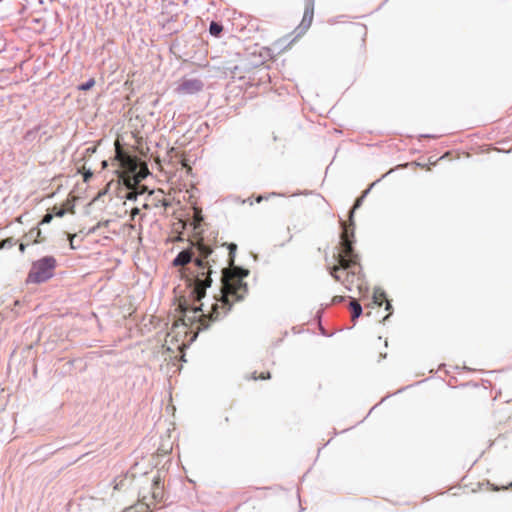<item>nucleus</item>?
<instances>
[{
  "label": "nucleus",
  "mask_w": 512,
  "mask_h": 512,
  "mask_svg": "<svg viewBox=\"0 0 512 512\" xmlns=\"http://www.w3.org/2000/svg\"><path fill=\"white\" fill-rule=\"evenodd\" d=\"M195 249L197 256L193 261L192 267L189 268L187 276L189 286L192 287L189 295L190 299L180 298L178 306L182 316L178 320L188 323V327L198 333L208 328L210 322L216 321L225 315L237 300L234 297H230L226 308H223V291L221 290V298L212 304L211 311L208 314L202 312V305L197 306L195 304L205 296L206 288L212 283L211 263H215V260L211 257L213 250L208 245L200 241L197 242Z\"/></svg>",
  "instance_id": "obj_1"
},
{
  "label": "nucleus",
  "mask_w": 512,
  "mask_h": 512,
  "mask_svg": "<svg viewBox=\"0 0 512 512\" xmlns=\"http://www.w3.org/2000/svg\"><path fill=\"white\" fill-rule=\"evenodd\" d=\"M335 263L328 265L327 269L335 281L341 282L345 288L352 291L354 288L362 290V267L360 257L352 247V241L345 228L341 234V240L333 254Z\"/></svg>",
  "instance_id": "obj_2"
},
{
  "label": "nucleus",
  "mask_w": 512,
  "mask_h": 512,
  "mask_svg": "<svg viewBox=\"0 0 512 512\" xmlns=\"http://www.w3.org/2000/svg\"><path fill=\"white\" fill-rule=\"evenodd\" d=\"M227 247L229 249L228 267L222 269L223 308H226L230 297L241 300L248 292L247 284L243 282V278L248 276L249 271L234 265L237 245L230 243Z\"/></svg>",
  "instance_id": "obj_3"
},
{
  "label": "nucleus",
  "mask_w": 512,
  "mask_h": 512,
  "mask_svg": "<svg viewBox=\"0 0 512 512\" xmlns=\"http://www.w3.org/2000/svg\"><path fill=\"white\" fill-rule=\"evenodd\" d=\"M114 145L115 159L119 161L120 166L123 169L121 175L122 181L129 189H135V192H130L127 198H135L137 194H142L146 190L144 186L138 187V184L149 174L148 167L145 163L139 164L136 157L125 152L119 142V139L115 141Z\"/></svg>",
  "instance_id": "obj_4"
},
{
  "label": "nucleus",
  "mask_w": 512,
  "mask_h": 512,
  "mask_svg": "<svg viewBox=\"0 0 512 512\" xmlns=\"http://www.w3.org/2000/svg\"><path fill=\"white\" fill-rule=\"evenodd\" d=\"M197 337V331L188 327V323L174 321L164 341V346L170 352H182Z\"/></svg>",
  "instance_id": "obj_5"
},
{
  "label": "nucleus",
  "mask_w": 512,
  "mask_h": 512,
  "mask_svg": "<svg viewBox=\"0 0 512 512\" xmlns=\"http://www.w3.org/2000/svg\"><path fill=\"white\" fill-rule=\"evenodd\" d=\"M57 267V260L54 256H44L31 265L26 282L39 284L48 281L54 276Z\"/></svg>",
  "instance_id": "obj_6"
},
{
  "label": "nucleus",
  "mask_w": 512,
  "mask_h": 512,
  "mask_svg": "<svg viewBox=\"0 0 512 512\" xmlns=\"http://www.w3.org/2000/svg\"><path fill=\"white\" fill-rule=\"evenodd\" d=\"M142 500L144 504L149 507L151 505H157L164 498V486L159 476L155 477L149 484L148 488H143L141 492Z\"/></svg>",
  "instance_id": "obj_7"
},
{
  "label": "nucleus",
  "mask_w": 512,
  "mask_h": 512,
  "mask_svg": "<svg viewBox=\"0 0 512 512\" xmlns=\"http://www.w3.org/2000/svg\"><path fill=\"white\" fill-rule=\"evenodd\" d=\"M203 83L199 79L184 78L180 81L176 88V92L181 95L194 94L201 91Z\"/></svg>",
  "instance_id": "obj_8"
},
{
  "label": "nucleus",
  "mask_w": 512,
  "mask_h": 512,
  "mask_svg": "<svg viewBox=\"0 0 512 512\" xmlns=\"http://www.w3.org/2000/svg\"><path fill=\"white\" fill-rule=\"evenodd\" d=\"M350 34L358 38L357 44L360 48L365 46L367 27L364 24L356 23L350 27Z\"/></svg>",
  "instance_id": "obj_9"
},
{
  "label": "nucleus",
  "mask_w": 512,
  "mask_h": 512,
  "mask_svg": "<svg viewBox=\"0 0 512 512\" xmlns=\"http://www.w3.org/2000/svg\"><path fill=\"white\" fill-rule=\"evenodd\" d=\"M195 252L193 250H183L173 260V266H185L192 261Z\"/></svg>",
  "instance_id": "obj_10"
},
{
  "label": "nucleus",
  "mask_w": 512,
  "mask_h": 512,
  "mask_svg": "<svg viewBox=\"0 0 512 512\" xmlns=\"http://www.w3.org/2000/svg\"><path fill=\"white\" fill-rule=\"evenodd\" d=\"M385 303V310L390 311L392 306L389 300L386 298V294L384 291L377 289L373 293V304L378 307H381Z\"/></svg>",
  "instance_id": "obj_11"
},
{
  "label": "nucleus",
  "mask_w": 512,
  "mask_h": 512,
  "mask_svg": "<svg viewBox=\"0 0 512 512\" xmlns=\"http://www.w3.org/2000/svg\"><path fill=\"white\" fill-rule=\"evenodd\" d=\"M313 15H314L313 5L309 4L306 6V8L304 10L302 25L309 27L312 23Z\"/></svg>",
  "instance_id": "obj_12"
},
{
  "label": "nucleus",
  "mask_w": 512,
  "mask_h": 512,
  "mask_svg": "<svg viewBox=\"0 0 512 512\" xmlns=\"http://www.w3.org/2000/svg\"><path fill=\"white\" fill-rule=\"evenodd\" d=\"M25 238L31 240L32 243H40L44 240V238L41 237V230L39 228L30 229Z\"/></svg>",
  "instance_id": "obj_13"
},
{
  "label": "nucleus",
  "mask_w": 512,
  "mask_h": 512,
  "mask_svg": "<svg viewBox=\"0 0 512 512\" xmlns=\"http://www.w3.org/2000/svg\"><path fill=\"white\" fill-rule=\"evenodd\" d=\"M350 309L352 312V320L354 321L356 318H358L361 315L362 307L356 300H352L350 302Z\"/></svg>",
  "instance_id": "obj_14"
},
{
  "label": "nucleus",
  "mask_w": 512,
  "mask_h": 512,
  "mask_svg": "<svg viewBox=\"0 0 512 512\" xmlns=\"http://www.w3.org/2000/svg\"><path fill=\"white\" fill-rule=\"evenodd\" d=\"M125 512H151L150 507L144 503H138L125 510Z\"/></svg>",
  "instance_id": "obj_15"
},
{
  "label": "nucleus",
  "mask_w": 512,
  "mask_h": 512,
  "mask_svg": "<svg viewBox=\"0 0 512 512\" xmlns=\"http://www.w3.org/2000/svg\"><path fill=\"white\" fill-rule=\"evenodd\" d=\"M79 171L83 175L84 182H88L92 178V176H93L92 169H91V167H87L86 166V162L81 166Z\"/></svg>",
  "instance_id": "obj_16"
},
{
  "label": "nucleus",
  "mask_w": 512,
  "mask_h": 512,
  "mask_svg": "<svg viewBox=\"0 0 512 512\" xmlns=\"http://www.w3.org/2000/svg\"><path fill=\"white\" fill-rule=\"evenodd\" d=\"M69 211L70 213H74L73 207H71L69 210H67L65 207H57L54 206L50 213L53 214V217H63L65 213Z\"/></svg>",
  "instance_id": "obj_17"
},
{
  "label": "nucleus",
  "mask_w": 512,
  "mask_h": 512,
  "mask_svg": "<svg viewBox=\"0 0 512 512\" xmlns=\"http://www.w3.org/2000/svg\"><path fill=\"white\" fill-rule=\"evenodd\" d=\"M222 30H223V27H222L220 24H218V23H216V22H212V23L210 24L209 31H210L211 35H213V36L217 37V36H219V35H220V33L222 32Z\"/></svg>",
  "instance_id": "obj_18"
},
{
  "label": "nucleus",
  "mask_w": 512,
  "mask_h": 512,
  "mask_svg": "<svg viewBox=\"0 0 512 512\" xmlns=\"http://www.w3.org/2000/svg\"><path fill=\"white\" fill-rule=\"evenodd\" d=\"M99 144H100V141H98V143L96 145H94L92 147H88L83 154V159L86 160L87 158H90L96 152Z\"/></svg>",
  "instance_id": "obj_19"
},
{
  "label": "nucleus",
  "mask_w": 512,
  "mask_h": 512,
  "mask_svg": "<svg viewBox=\"0 0 512 512\" xmlns=\"http://www.w3.org/2000/svg\"><path fill=\"white\" fill-rule=\"evenodd\" d=\"M95 85V79L91 78L86 83L81 84L78 89L82 91H87L91 89Z\"/></svg>",
  "instance_id": "obj_20"
},
{
  "label": "nucleus",
  "mask_w": 512,
  "mask_h": 512,
  "mask_svg": "<svg viewBox=\"0 0 512 512\" xmlns=\"http://www.w3.org/2000/svg\"><path fill=\"white\" fill-rule=\"evenodd\" d=\"M14 244L15 242L12 238H6L0 242V249L11 248L14 246Z\"/></svg>",
  "instance_id": "obj_21"
},
{
  "label": "nucleus",
  "mask_w": 512,
  "mask_h": 512,
  "mask_svg": "<svg viewBox=\"0 0 512 512\" xmlns=\"http://www.w3.org/2000/svg\"><path fill=\"white\" fill-rule=\"evenodd\" d=\"M271 376H270V372H261L259 375H257L256 372H254L252 374V379L253 380H258V379H261V380H266V379H269Z\"/></svg>",
  "instance_id": "obj_22"
},
{
  "label": "nucleus",
  "mask_w": 512,
  "mask_h": 512,
  "mask_svg": "<svg viewBox=\"0 0 512 512\" xmlns=\"http://www.w3.org/2000/svg\"><path fill=\"white\" fill-rule=\"evenodd\" d=\"M353 226V223H350L349 226H347L346 224H343V230L345 228L348 229V236H349V239L352 241V243L354 242L353 241V238H354V230L353 228H351Z\"/></svg>",
  "instance_id": "obj_23"
},
{
  "label": "nucleus",
  "mask_w": 512,
  "mask_h": 512,
  "mask_svg": "<svg viewBox=\"0 0 512 512\" xmlns=\"http://www.w3.org/2000/svg\"><path fill=\"white\" fill-rule=\"evenodd\" d=\"M353 226V223H350L349 226H347L346 224H343V230L345 228L348 229V236H349V239L352 241V243L354 242L353 241V238H354V230L353 228H351Z\"/></svg>",
  "instance_id": "obj_24"
},
{
  "label": "nucleus",
  "mask_w": 512,
  "mask_h": 512,
  "mask_svg": "<svg viewBox=\"0 0 512 512\" xmlns=\"http://www.w3.org/2000/svg\"><path fill=\"white\" fill-rule=\"evenodd\" d=\"M53 219V214L48 212L44 217L43 219L41 220L40 224H47V223H50L51 220Z\"/></svg>",
  "instance_id": "obj_25"
},
{
  "label": "nucleus",
  "mask_w": 512,
  "mask_h": 512,
  "mask_svg": "<svg viewBox=\"0 0 512 512\" xmlns=\"http://www.w3.org/2000/svg\"><path fill=\"white\" fill-rule=\"evenodd\" d=\"M76 237L75 234H69V242H70V248L71 249H76L75 245H74V238Z\"/></svg>",
  "instance_id": "obj_26"
},
{
  "label": "nucleus",
  "mask_w": 512,
  "mask_h": 512,
  "mask_svg": "<svg viewBox=\"0 0 512 512\" xmlns=\"http://www.w3.org/2000/svg\"><path fill=\"white\" fill-rule=\"evenodd\" d=\"M343 300H344V297H343V296H334V297H333V299H332V302H333L334 304H336V303H340V302H342Z\"/></svg>",
  "instance_id": "obj_27"
},
{
  "label": "nucleus",
  "mask_w": 512,
  "mask_h": 512,
  "mask_svg": "<svg viewBox=\"0 0 512 512\" xmlns=\"http://www.w3.org/2000/svg\"><path fill=\"white\" fill-rule=\"evenodd\" d=\"M27 245H28V243H27V244H25V243H20V245H19V250L23 253V252L25 251V249H26V246H27Z\"/></svg>",
  "instance_id": "obj_28"
},
{
  "label": "nucleus",
  "mask_w": 512,
  "mask_h": 512,
  "mask_svg": "<svg viewBox=\"0 0 512 512\" xmlns=\"http://www.w3.org/2000/svg\"><path fill=\"white\" fill-rule=\"evenodd\" d=\"M361 205V198H358L354 204L353 210L358 208Z\"/></svg>",
  "instance_id": "obj_29"
},
{
  "label": "nucleus",
  "mask_w": 512,
  "mask_h": 512,
  "mask_svg": "<svg viewBox=\"0 0 512 512\" xmlns=\"http://www.w3.org/2000/svg\"><path fill=\"white\" fill-rule=\"evenodd\" d=\"M182 166L185 167L188 171H191V167L187 164L186 160L182 161Z\"/></svg>",
  "instance_id": "obj_30"
},
{
  "label": "nucleus",
  "mask_w": 512,
  "mask_h": 512,
  "mask_svg": "<svg viewBox=\"0 0 512 512\" xmlns=\"http://www.w3.org/2000/svg\"><path fill=\"white\" fill-rule=\"evenodd\" d=\"M139 213V209L138 208H134L132 209L131 211V216L134 217L135 215H137Z\"/></svg>",
  "instance_id": "obj_31"
},
{
  "label": "nucleus",
  "mask_w": 512,
  "mask_h": 512,
  "mask_svg": "<svg viewBox=\"0 0 512 512\" xmlns=\"http://www.w3.org/2000/svg\"><path fill=\"white\" fill-rule=\"evenodd\" d=\"M101 165H102V169H105L107 167V161L103 160Z\"/></svg>",
  "instance_id": "obj_32"
},
{
  "label": "nucleus",
  "mask_w": 512,
  "mask_h": 512,
  "mask_svg": "<svg viewBox=\"0 0 512 512\" xmlns=\"http://www.w3.org/2000/svg\"><path fill=\"white\" fill-rule=\"evenodd\" d=\"M390 314H391V312H389L386 316H384L383 320L387 319Z\"/></svg>",
  "instance_id": "obj_33"
},
{
  "label": "nucleus",
  "mask_w": 512,
  "mask_h": 512,
  "mask_svg": "<svg viewBox=\"0 0 512 512\" xmlns=\"http://www.w3.org/2000/svg\"><path fill=\"white\" fill-rule=\"evenodd\" d=\"M509 487L512 488V482L506 488H509Z\"/></svg>",
  "instance_id": "obj_34"
}]
</instances>
